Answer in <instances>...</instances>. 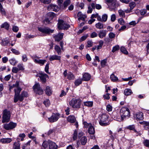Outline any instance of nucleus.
<instances>
[{"label": "nucleus", "mask_w": 149, "mask_h": 149, "mask_svg": "<svg viewBox=\"0 0 149 149\" xmlns=\"http://www.w3.org/2000/svg\"><path fill=\"white\" fill-rule=\"evenodd\" d=\"M22 90L21 88L19 87L14 89L15 95L14 101V102H17L18 100L20 102L22 101L25 97L28 96V93L26 91L22 92L20 95L19 93Z\"/></svg>", "instance_id": "obj_1"}, {"label": "nucleus", "mask_w": 149, "mask_h": 149, "mask_svg": "<svg viewBox=\"0 0 149 149\" xmlns=\"http://www.w3.org/2000/svg\"><path fill=\"white\" fill-rule=\"evenodd\" d=\"M109 116L106 114H102L100 116L99 123L101 126H106L109 125L110 123L108 120Z\"/></svg>", "instance_id": "obj_2"}, {"label": "nucleus", "mask_w": 149, "mask_h": 149, "mask_svg": "<svg viewBox=\"0 0 149 149\" xmlns=\"http://www.w3.org/2000/svg\"><path fill=\"white\" fill-rule=\"evenodd\" d=\"M81 101L79 99L73 98L69 102L70 105L74 109H79L81 106Z\"/></svg>", "instance_id": "obj_3"}, {"label": "nucleus", "mask_w": 149, "mask_h": 149, "mask_svg": "<svg viewBox=\"0 0 149 149\" xmlns=\"http://www.w3.org/2000/svg\"><path fill=\"white\" fill-rule=\"evenodd\" d=\"M120 117L124 119L129 118L130 116V110L126 107H122L120 110Z\"/></svg>", "instance_id": "obj_4"}, {"label": "nucleus", "mask_w": 149, "mask_h": 149, "mask_svg": "<svg viewBox=\"0 0 149 149\" xmlns=\"http://www.w3.org/2000/svg\"><path fill=\"white\" fill-rule=\"evenodd\" d=\"M3 114L2 123L8 122L10 120V112L6 109H5L3 111Z\"/></svg>", "instance_id": "obj_5"}, {"label": "nucleus", "mask_w": 149, "mask_h": 149, "mask_svg": "<svg viewBox=\"0 0 149 149\" xmlns=\"http://www.w3.org/2000/svg\"><path fill=\"white\" fill-rule=\"evenodd\" d=\"M58 28L59 29L67 30L70 27V25L62 20H58Z\"/></svg>", "instance_id": "obj_6"}, {"label": "nucleus", "mask_w": 149, "mask_h": 149, "mask_svg": "<svg viewBox=\"0 0 149 149\" xmlns=\"http://www.w3.org/2000/svg\"><path fill=\"white\" fill-rule=\"evenodd\" d=\"M38 30L39 31L44 33L45 35L46 34H49L52 33L54 31L53 30L51 29H50L47 27H39Z\"/></svg>", "instance_id": "obj_7"}, {"label": "nucleus", "mask_w": 149, "mask_h": 149, "mask_svg": "<svg viewBox=\"0 0 149 149\" xmlns=\"http://www.w3.org/2000/svg\"><path fill=\"white\" fill-rule=\"evenodd\" d=\"M17 125L16 123L10 122L8 124H5L3 125V128L7 130H12L15 128Z\"/></svg>", "instance_id": "obj_8"}, {"label": "nucleus", "mask_w": 149, "mask_h": 149, "mask_svg": "<svg viewBox=\"0 0 149 149\" xmlns=\"http://www.w3.org/2000/svg\"><path fill=\"white\" fill-rule=\"evenodd\" d=\"M32 58L35 63L40 64L41 65H43L46 61L45 60H42L40 59H39V57L36 55L33 56L32 57Z\"/></svg>", "instance_id": "obj_9"}, {"label": "nucleus", "mask_w": 149, "mask_h": 149, "mask_svg": "<svg viewBox=\"0 0 149 149\" xmlns=\"http://www.w3.org/2000/svg\"><path fill=\"white\" fill-rule=\"evenodd\" d=\"M33 89L36 94L39 95H41L43 94V90L41 88L39 84H36L33 86Z\"/></svg>", "instance_id": "obj_10"}, {"label": "nucleus", "mask_w": 149, "mask_h": 149, "mask_svg": "<svg viewBox=\"0 0 149 149\" xmlns=\"http://www.w3.org/2000/svg\"><path fill=\"white\" fill-rule=\"evenodd\" d=\"M59 115L58 113H53L51 116L48 118L49 121L51 123L56 121L59 118Z\"/></svg>", "instance_id": "obj_11"}, {"label": "nucleus", "mask_w": 149, "mask_h": 149, "mask_svg": "<svg viewBox=\"0 0 149 149\" xmlns=\"http://www.w3.org/2000/svg\"><path fill=\"white\" fill-rule=\"evenodd\" d=\"M38 77H40L41 81L43 83L46 82V78L48 77V75L44 73H40Z\"/></svg>", "instance_id": "obj_12"}, {"label": "nucleus", "mask_w": 149, "mask_h": 149, "mask_svg": "<svg viewBox=\"0 0 149 149\" xmlns=\"http://www.w3.org/2000/svg\"><path fill=\"white\" fill-rule=\"evenodd\" d=\"M143 113L142 112H138L134 115V117L136 120H141L143 119Z\"/></svg>", "instance_id": "obj_13"}, {"label": "nucleus", "mask_w": 149, "mask_h": 149, "mask_svg": "<svg viewBox=\"0 0 149 149\" xmlns=\"http://www.w3.org/2000/svg\"><path fill=\"white\" fill-rule=\"evenodd\" d=\"M50 141V140L44 141L42 145L41 149H46L47 148L48 146H49Z\"/></svg>", "instance_id": "obj_14"}, {"label": "nucleus", "mask_w": 149, "mask_h": 149, "mask_svg": "<svg viewBox=\"0 0 149 149\" xmlns=\"http://www.w3.org/2000/svg\"><path fill=\"white\" fill-rule=\"evenodd\" d=\"M107 31L106 30H101L98 34L99 37L101 38H102L105 37L107 35Z\"/></svg>", "instance_id": "obj_15"}, {"label": "nucleus", "mask_w": 149, "mask_h": 149, "mask_svg": "<svg viewBox=\"0 0 149 149\" xmlns=\"http://www.w3.org/2000/svg\"><path fill=\"white\" fill-rule=\"evenodd\" d=\"M63 33H59L57 35L54 36V38L56 41H59L63 38Z\"/></svg>", "instance_id": "obj_16"}, {"label": "nucleus", "mask_w": 149, "mask_h": 149, "mask_svg": "<svg viewBox=\"0 0 149 149\" xmlns=\"http://www.w3.org/2000/svg\"><path fill=\"white\" fill-rule=\"evenodd\" d=\"M91 78L90 75L87 73H85L83 75L82 80L85 81H88L90 80Z\"/></svg>", "instance_id": "obj_17"}, {"label": "nucleus", "mask_w": 149, "mask_h": 149, "mask_svg": "<svg viewBox=\"0 0 149 149\" xmlns=\"http://www.w3.org/2000/svg\"><path fill=\"white\" fill-rule=\"evenodd\" d=\"M77 16L79 17L78 20H81L83 21H84L85 19L86 18V16L85 15H83L81 12H79L77 14Z\"/></svg>", "instance_id": "obj_18"}, {"label": "nucleus", "mask_w": 149, "mask_h": 149, "mask_svg": "<svg viewBox=\"0 0 149 149\" xmlns=\"http://www.w3.org/2000/svg\"><path fill=\"white\" fill-rule=\"evenodd\" d=\"M61 58V57L60 56H58L56 55H53L50 56L49 60L50 61H52L54 60H60Z\"/></svg>", "instance_id": "obj_19"}, {"label": "nucleus", "mask_w": 149, "mask_h": 149, "mask_svg": "<svg viewBox=\"0 0 149 149\" xmlns=\"http://www.w3.org/2000/svg\"><path fill=\"white\" fill-rule=\"evenodd\" d=\"M58 146L56 144L51 141L50 144L49 145V149H57Z\"/></svg>", "instance_id": "obj_20"}, {"label": "nucleus", "mask_w": 149, "mask_h": 149, "mask_svg": "<svg viewBox=\"0 0 149 149\" xmlns=\"http://www.w3.org/2000/svg\"><path fill=\"white\" fill-rule=\"evenodd\" d=\"M68 121L70 123H73L76 121V118L73 116L70 115L67 118Z\"/></svg>", "instance_id": "obj_21"}, {"label": "nucleus", "mask_w": 149, "mask_h": 149, "mask_svg": "<svg viewBox=\"0 0 149 149\" xmlns=\"http://www.w3.org/2000/svg\"><path fill=\"white\" fill-rule=\"evenodd\" d=\"M31 141H28L26 143L23 145L22 147V149H30V143Z\"/></svg>", "instance_id": "obj_22"}, {"label": "nucleus", "mask_w": 149, "mask_h": 149, "mask_svg": "<svg viewBox=\"0 0 149 149\" xmlns=\"http://www.w3.org/2000/svg\"><path fill=\"white\" fill-rule=\"evenodd\" d=\"M132 93V90L129 89H126L124 91V94L125 95L128 96L131 95Z\"/></svg>", "instance_id": "obj_23"}, {"label": "nucleus", "mask_w": 149, "mask_h": 149, "mask_svg": "<svg viewBox=\"0 0 149 149\" xmlns=\"http://www.w3.org/2000/svg\"><path fill=\"white\" fill-rule=\"evenodd\" d=\"M81 145H85L87 142V139L86 136H84L81 139Z\"/></svg>", "instance_id": "obj_24"}, {"label": "nucleus", "mask_w": 149, "mask_h": 149, "mask_svg": "<svg viewBox=\"0 0 149 149\" xmlns=\"http://www.w3.org/2000/svg\"><path fill=\"white\" fill-rule=\"evenodd\" d=\"M0 12L4 16L6 15V12L5 9L3 8L2 5L0 2Z\"/></svg>", "instance_id": "obj_25"}, {"label": "nucleus", "mask_w": 149, "mask_h": 149, "mask_svg": "<svg viewBox=\"0 0 149 149\" xmlns=\"http://www.w3.org/2000/svg\"><path fill=\"white\" fill-rule=\"evenodd\" d=\"M10 64L13 65H15L17 63V61L14 58H12L9 60Z\"/></svg>", "instance_id": "obj_26"}, {"label": "nucleus", "mask_w": 149, "mask_h": 149, "mask_svg": "<svg viewBox=\"0 0 149 149\" xmlns=\"http://www.w3.org/2000/svg\"><path fill=\"white\" fill-rule=\"evenodd\" d=\"M12 139L10 138H4L2 139L1 141L3 143H9L12 141Z\"/></svg>", "instance_id": "obj_27"}, {"label": "nucleus", "mask_w": 149, "mask_h": 149, "mask_svg": "<svg viewBox=\"0 0 149 149\" xmlns=\"http://www.w3.org/2000/svg\"><path fill=\"white\" fill-rule=\"evenodd\" d=\"M110 78L111 81L113 82H116L118 80V77L113 74H112L110 75Z\"/></svg>", "instance_id": "obj_28"}, {"label": "nucleus", "mask_w": 149, "mask_h": 149, "mask_svg": "<svg viewBox=\"0 0 149 149\" xmlns=\"http://www.w3.org/2000/svg\"><path fill=\"white\" fill-rule=\"evenodd\" d=\"M45 92L46 94L48 95H50L52 94V91L50 87L48 86L46 87Z\"/></svg>", "instance_id": "obj_29"}, {"label": "nucleus", "mask_w": 149, "mask_h": 149, "mask_svg": "<svg viewBox=\"0 0 149 149\" xmlns=\"http://www.w3.org/2000/svg\"><path fill=\"white\" fill-rule=\"evenodd\" d=\"M88 133L91 134H93L95 132L94 128L92 125L89 127L88 129Z\"/></svg>", "instance_id": "obj_30"}, {"label": "nucleus", "mask_w": 149, "mask_h": 149, "mask_svg": "<svg viewBox=\"0 0 149 149\" xmlns=\"http://www.w3.org/2000/svg\"><path fill=\"white\" fill-rule=\"evenodd\" d=\"M55 50L57 52L58 55H61V50L60 47L56 45L55 46Z\"/></svg>", "instance_id": "obj_31"}, {"label": "nucleus", "mask_w": 149, "mask_h": 149, "mask_svg": "<svg viewBox=\"0 0 149 149\" xmlns=\"http://www.w3.org/2000/svg\"><path fill=\"white\" fill-rule=\"evenodd\" d=\"M20 144L18 142H15L13 144V149H20Z\"/></svg>", "instance_id": "obj_32"}, {"label": "nucleus", "mask_w": 149, "mask_h": 149, "mask_svg": "<svg viewBox=\"0 0 149 149\" xmlns=\"http://www.w3.org/2000/svg\"><path fill=\"white\" fill-rule=\"evenodd\" d=\"M106 1L108 3H111L113 7H115L116 3V0H107Z\"/></svg>", "instance_id": "obj_33"}, {"label": "nucleus", "mask_w": 149, "mask_h": 149, "mask_svg": "<svg viewBox=\"0 0 149 149\" xmlns=\"http://www.w3.org/2000/svg\"><path fill=\"white\" fill-rule=\"evenodd\" d=\"M9 25L8 24L7 22H5L3 24H2L1 26V27L4 28L7 30L9 29Z\"/></svg>", "instance_id": "obj_34"}, {"label": "nucleus", "mask_w": 149, "mask_h": 149, "mask_svg": "<svg viewBox=\"0 0 149 149\" xmlns=\"http://www.w3.org/2000/svg\"><path fill=\"white\" fill-rule=\"evenodd\" d=\"M82 79L79 78L77 79L75 81L74 84L76 86H78L82 83Z\"/></svg>", "instance_id": "obj_35"}, {"label": "nucleus", "mask_w": 149, "mask_h": 149, "mask_svg": "<svg viewBox=\"0 0 149 149\" xmlns=\"http://www.w3.org/2000/svg\"><path fill=\"white\" fill-rule=\"evenodd\" d=\"M95 26L96 28L99 29H103V24L99 22L95 24Z\"/></svg>", "instance_id": "obj_36"}, {"label": "nucleus", "mask_w": 149, "mask_h": 149, "mask_svg": "<svg viewBox=\"0 0 149 149\" xmlns=\"http://www.w3.org/2000/svg\"><path fill=\"white\" fill-rule=\"evenodd\" d=\"M84 105L88 107H91L93 106V102L91 101H87L84 102Z\"/></svg>", "instance_id": "obj_37"}, {"label": "nucleus", "mask_w": 149, "mask_h": 149, "mask_svg": "<svg viewBox=\"0 0 149 149\" xmlns=\"http://www.w3.org/2000/svg\"><path fill=\"white\" fill-rule=\"evenodd\" d=\"M120 50L123 53L125 54H127L128 52L126 48L124 47H121L120 48Z\"/></svg>", "instance_id": "obj_38"}, {"label": "nucleus", "mask_w": 149, "mask_h": 149, "mask_svg": "<svg viewBox=\"0 0 149 149\" xmlns=\"http://www.w3.org/2000/svg\"><path fill=\"white\" fill-rule=\"evenodd\" d=\"M99 45L97 47V49L99 50L101 48L104 44V41L102 40H100L99 42Z\"/></svg>", "instance_id": "obj_39"}, {"label": "nucleus", "mask_w": 149, "mask_h": 149, "mask_svg": "<svg viewBox=\"0 0 149 149\" xmlns=\"http://www.w3.org/2000/svg\"><path fill=\"white\" fill-rule=\"evenodd\" d=\"M55 7L57 8V6L56 5L53 4H50L48 7V9L49 10H52V9H53Z\"/></svg>", "instance_id": "obj_40"}, {"label": "nucleus", "mask_w": 149, "mask_h": 149, "mask_svg": "<svg viewBox=\"0 0 149 149\" xmlns=\"http://www.w3.org/2000/svg\"><path fill=\"white\" fill-rule=\"evenodd\" d=\"M120 49V47L118 45H117L115 46H114L113 47L112 50V52H114Z\"/></svg>", "instance_id": "obj_41"}, {"label": "nucleus", "mask_w": 149, "mask_h": 149, "mask_svg": "<svg viewBox=\"0 0 149 149\" xmlns=\"http://www.w3.org/2000/svg\"><path fill=\"white\" fill-rule=\"evenodd\" d=\"M3 45L4 46L7 45L9 43V41L6 38L2 40Z\"/></svg>", "instance_id": "obj_42"}, {"label": "nucleus", "mask_w": 149, "mask_h": 149, "mask_svg": "<svg viewBox=\"0 0 149 149\" xmlns=\"http://www.w3.org/2000/svg\"><path fill=\"white\" fill-rule=\"evenodd\" d=\"M17 66L19 70H22L24 69L23 64H19Z\"/></svg>", "instance_id": "obj_43"}, {"label": "nucleus", "mask_w": 149, "mask_h": 149, "mask_svg": "<svg viewBox=\"0 0 149 149\" xmlns=\"http://www.w3.org/2000/svg\"><path fill=\"white\" fill-rule=\"evenodd\" d=\"M136 3L134 2H132L130 3L129 6L131 10H132L136 6Z\"/></svg>", "instance_id": "obj_44"}, {"label": "nucleus", "mask_w": 149, "mask_h": 149, "mask_svg": "<svg viewBox=\"0 0 149 149\" xmlns=\"http://www.w3.org/2000/svg\"><path fill=\"white\" fill-rule=\"evenodd\" d=\"M70 0H67L65 1L63 4L64 8H65L70 4Z\"/></svg>", "instance_id": "obj_45"}, {"label": "nucleus", "mask_w": 149, "mask_h": 149, "mask_svg": "<svg viewBox=\"0 0 149 149\" xmlns=\"http://www.w3.org/2000/svg\"><path fill=\"white\" fill-rule=\"evenodd\" d=\"M118 13L120 17H125V11L123 10H118Z\"/></svg>", "instance_id": "obj_46"}, {"label": "nucleus", "mask_w": 149, "mask_h": 149, "mask_svg": "<svg viewBox=\"0 0 149 149\" xmlns=\"http://www.w3.org/2000/svg\"><path fill=\"white\" fill-rule=\"evenodd\" d=\"M47 16L49 17L50 19H52L55 16V14L52 12H49L47 13Z\"/></svg>", "instance_id": "obj_47"}, {"label": "nucleus", "mask_w": 149, "mask_h": 149, "mask_svg": "<svg viewBox=\"0 0 149 149\" xmlns=\"http://www.w3.org/2000/svg\"><path fill=\"white\" fill-rule=\"evenodd\" d=\"M108 16L106 14H104L102 16V22H105L107 21V19Z\"/></svg>", "instance_id": "obj_48"}, {"label": "nucleus", "mask_w": 149, "mask_h": 149, "mask_svg": "<svg viewBox=\"0 0 149 149\" xmlns=\"http://www.w3.org/2000/svg\"><path fill=\"white\" fill-rule=\"evenodd\" d=\"M68 78L69 80H71L74 79V77L72 73L69 72L68 75Z\"/></svg>", "instance_id": "obj_49"}, {"label": "nucleus", "mask_w": 149, "mask_h": 149, "mask_svg": "<svg viewBox=\"0 0 149 149\" xmlns=\"http://www.w3.org/2000/svg\"><path fill=\"white\" fill-rule=\"evenodd\" d=\"M43 103L46 107H48L50 104L49 100H46L44 101Z\"/></svg>", "instance_id": "obj_50"}, {"label": "nucleus", "mask_w": 149, "mask_h": 149, "mask_svg": "<svg viewBox=\"0 0 149 149\" xmlns=\"http://www.w3.org/2000/svg\"><path fill=\"white\" fill-rule=\"evenodd\" d=\"M118 22L121 25H123L125 23V22L123 19L122 18H120L118 19Z\"/></svg>", "instance_id": "obj_51"}, {"label": "nucleus", "mask_w": 149, "mask_h": 149, "mask_svg": "<svg viewBox=\"0 0 149 149\" xmlns=\"http://www.w3.org/2000/svg\"><path fill=\"white\" fill-rule=\"evenodd\" d=\"M78 134L76 131H75L73 134V139L74 140H76Z\"/></svg>", "instance_id": "obj_52"}, {"label": "nucleus", "mask_w": 149, "mask_h": 149, "mask_svg": "<svg viewBox=\"0 0 149 149\" xmlns=\"http://www.w3.org/2000/svg\"><path fill=\"white\" fill-rule=\"evenodd\" d=\"M19 71L18 68L16 67H13L12 69V72L15 73H17Z\"/></svg>", "instance_id": "obj_53"}, {"label": "nucleus", "mask_w": 149, "mask_h": 149, "mask_svg": "<svg viewBox=\"0 0 149 149\" xmlns=\"http://www.w3.org/2000/svg\"><path fill=\"white\" fill-rule=\"evenodd\" d=\"M143 143L145 146L149 148V140H145Z\"/></svg>", "instance_id": "obj_54"}, {"label": "nucleus", "mask_w": 149, "mask_h": 149, "mask_svg": "<svg viewBox=\"0 0 149 149\" xmlns=\"http://www.w3.org/2000/svg\"><path fill=\"white\" fill-rule=\"evenodd\" d=\"M93 42L91 41H88L87 42V45L86 47V48L90 47L93 45Z\"/></svg>", "instance_id": "obj_55"}, {"label": "nucleus", "mask_w": 149, "mask_h": 149, "mask_svg": "<svg viewBox=\"0 0 149 149\" xmlns=\"http://www.w3.org/2000/svg\"><path fill=\"white\" fill-rule=\"evenodd\" d=\"M84 124L85 127L86 128H89V127L92 125L91 123H87L86 122H84Z\"/></svg>", "instance_id": "obj_56"}, {"label": "nucleus", "mask_w": 149, "mask_h": 149, "mask_svg": "<svg viewBox=\"0 0 149 149\" xmlns=\"http://www.w3.org/2000/svg\"><path fill=\"white\" fill-rule=\"evenodd\" d=\"M115 36V34L113 32L110 33L109 34V37L111 39L114 38Z\"/></svg>", "instance_id": "obj_57"}, {"label": "nucleus", "mask_w": 149, "mask_h": 149, "mask_svg": "<svg viewBox=\"0 0 149 149\" xmlns=\"http://www.w3.org/2000/svg\"><path fill=\"white\" fill-rule=\"evenodd\" d=\"M11 51L14 54L16 55H19L20 54V53L19 51L15 49H12Z\"/></svg>", "instance_id": "obj_58"}, {"label": "nucleus", "mask_w": 149, "mask_h": 149, "mask_svg": "<svg viewBox=\"0 0 149 149\" xmlns=\"http://www.w3.org/2000/svg\"><path fill=\"white\" fill-rule=\"evenodd\" d=\"M22 60L24 62H26L28 60L27 56L26 54H24L22 56Z\"/></svg>", "instance_id": "obj_59"}, {"label": "nucleus", "mask_w": 149, "mask_h": 149, "mask_svg": "<svg viewBox=\"0 0 149 149\" xmlns=\"http://www.w3.org/2000/svg\"><path fill=\"white\" fill-rule=\"evenodd\" d=\"M127 128L130 130H134L135 132H136V130L134 129V127L133 125L129 126L127 127Z\"/></svg>", "instance_id": "obj_60"}, {"label": "nucleus", "mask_w": 149, "mask_h": 149, "mask_svg": "<svg viewBox=\"0 0 149 149\" xmlns=\"http://www.w3.org/2000/svg\"><path fill=\"white\" fill-rule=\"evenodd\" d=\"M12 30L14 32H17L19 30V28L17 26H14L13 27Z\"/></svg>", "instance_id": "obj_61"}, {"label": "nucleus", "mask_w": 149, "mask_h": 149, "mask_svg": "<svg viewBox=\"0 0 149 149\" xmlns=\"http://www.w3.org/2000/svg\"><path fill=\"white\" fill-rule=\"evenodd\" d=\"M147 12L146 10L143 9L141 10L140 11V14L142 15H145Z\"/></svg>", "instance_id": "obj_62"}, {"label": "nucleus", "mask_w": 149, "mask_h": 149, "mask_svg": "<svg viewBox=\"0 0 149 149\" xmlns=\"http://www.w3.org/2000/svg\"><path fill=\"white\" fill-rule=\"evenodd\" d=\"M107 110L108 111H111L112 110V107L109 104H108L107 106Z\"/></svg>", "instance_id": "obj_63"}, {"label": "nucleus", "mask_w": 149, "mask_h": 149, "mask_svg": "<svg viewBox=\"0 0 149 149\" xmlns=\"http://www.w3.org/2000/svg\"><path fill=\"white\" fill-rule=\"evenodd\" d=\"M97 34L95 32H93L91 35V38H94L97 37Z\"/></svg>", "instance_id": "obj_64"}]
</instances>
